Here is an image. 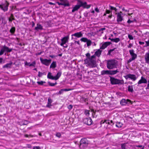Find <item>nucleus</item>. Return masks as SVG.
<instances>
[{"label":"nucleus","instance_id":"f257e3e1","mask_svg":"<svg viewBox=\"0 0 149 149\" xmlns=\"http://www.w3.org/2000/svg\"><path fill=\"white\" fill-rule=\"evenodd\" d=\"M78 4L76 5L73 8L72 10V13L77 11L81 7H82L84 8L88 9L91 6V4L88 5L86 2H83L81 1H78Z\"/></svg>","mask_w":149,"mask_h":149},{"label":"nucleus","instance_id":"f03ea898","mask_svg":"<svg viewBox=\"0 0 149 149\" xmlns=\"http://www.w3.org/2000/svg\"><path fill=\"white\" fill-rule=\"evenodd\" d=\"M95 58L94 55L92 56L90 58H86L84 60V63L88 65L93 67L96 63Z\"/></svg>","mask_w":149,"mask_h":149},{"label":"nucleus","instance_id":"7ed1b4c3","mask_svg":"<svg viewBox=\"0 0 149 149\" xmlns=\"http://www.w3.org/2000/svg\"><path fill=\"white\" fill-rule=\"evenodd\" d=\"M117 61L114 59L108 60L107 62V67L109 69L116 68L117 66Z\"/></svg>","mask_w":149,"mask_h":149},{"label":"nucleus","instance_id":"20e7f679","mask_svg":"<svg viewBox=\"0 0 149 149\" xmlns=\"http://www.w3.org/2000/svg\"><path fill=\"white\" fill-rule=\"evenodd\" d=\"M110 81L112 85L123 84L124 83L123 80H120L111 77H110Z\"/></svg>","mask_w":149,"mask_h":149},{"label":"nucleus","instance_id":"39448f33","mask_svg":"<svg viewBox=\"0 0 149 149\" xmlns=\"http://www.w3.org/2000/svg\"><path fill=\"white\" fill-rule=\"evenodd\" d=\"M129 52L131 58L127 60V64L129 63L132 61L135 60L137 57V54L134 53V50L133 49L130 50Z\"/></svg>","mask_w":149,"mask_h":149},{"label":"nucleus","instance_id":"423d86ee","mask_svg":"<svg viewBox=\"0 0 149 149\" xmlns=\"http://www.w3.org/2000/svg\"><path fill=\"white\" fill-rule=\"evenodd\" d=\"M13 50L12 48H9L6 45H4L0 51V55L3 54L5 52H11Z\"/></svg>","mask_w":149,"mask_h":149},{"label":"nucleus","instance_id":"0eeeda50","mask_svg":"<svg viewBox=\"0 0 149 149\" xmlns=\"http://www.w3.org/2000/svg\"><path fill=\"white\" fill-rule=\"evenodd\" d=\"M5 4H0V8H1L4 12H6L8 10V6L9 5L8 2L6 1Z\"/></svg>","mask_w":149,"mask_h":149},{"label":"nucleus","instance_id":"6e6552de","mask_svg":"<svg viewBox=\"0 0 149 149\" xmlns=\"http://www.w3.org/2000/svg\"><path fill=\"white\" fill-rule=\"evenodd\" d=\"M69 38V35H67V36L63 37L61 39V43L60 44V45L61 46H63V45L65 44L66 43L68 42V40Z\"/></svg>","mask_w":149,"mask_h":149},{"label":"nucleus","instance_id":"1a4fd4ad","mask_svg":"<svg viewBox=\"0 0 149 149\" xmlns=\"http://www.w3.org/2000/svg\"><path fill=\"white\" fill-rule=\"evenodd\" d=\"M124 77L127 79L128 78L130 79H131L134 81L136 79V76L134 74H129L125 76Z\"/></svg>","mask_w":149,"mask_h":149},{"label":"nucleus","instance_id":"9d476101","mask_svg":"<svg viewBox=\"0 0 149 149\" xmlns=\"http://www.w3.org/2000/svg\"><path fill=\"white\" fill-rule=\"evenodd\" d=\"M122 12L121 11L117 13V21L118 22H121L123 20V17L122 16Z\"/></svg>","mask_w":149,"mask_h":149},{"label":"nucleus","instance_id":"9b49d317","mask_svg":"<svg viewBox=\"0 0 149 149\" xmlns=\"http://www.w3.org/2000/svg\"><path fill=\"white\" fill-rule=\"evenodd\" d=\"M84 121L85 124L88 125H91L93 123L92 119L90 117L85 118Z\"/></svg>","mask_w":149,"mask_h":149},{"label":"nucleus","instance_id":"f8f14e48","mask_svg":"<svg viewBox=\"0 0 149 149\" xmlns=\"http://www.w3.org/2000/svg\"><path fill=\"white\" fill-rule=\"evenodd\" d=\"M88 144V142L87 139L86 138H84L81 139L80 146V147L83 146L84 145L87 146Z\"/></svg>","mask_w":149,"mask_h":149},{"label":"nucleus","instance_id":"ddd939ff","mask_svg":"<svg viewBox=\"0 0 149 149\" xmlns=\"http://www.w3.org/2000/svg\"><path fill=\"white\" fill-rule=\"evenodd\" d=\"M111 42H105L100 47V49H104L106 48L108 46L111 44Z\"/></svg>","mask_w":149,"mask_h":149},{"label":"nucleus","instance_id":"4468645a","mask_svg":"<svg viewBox=\"0 0 149 149\" xmlns=\"http://www.w3.org/2000/svg\"><path fill=\"white\" fill-rule=\"evenodd\" d=\"M100 49H98L95 52L94 54L93 55L95 56H97L98 57H100L102 51L100 50Z\"/></svg>","mask_w":149,"mask_h":149},{"label":"nucleus","instance_id":"2eb2a0df","mask_svg":"<svg viewBox=\"0 0 149 149\" xmlns=\"http://www.w3.org/2000/svg\"><path fill=\"white\" fill-rule=\"evenodd\" d=\"M147 83L146 79L143 77H141V79L138 81L137 83L138 84H140L142 83L146 84Z\"/></svg>","mask_w":149,"mask_h":149},{"label":"nucleus","instance_id":"dca6fc26","mask_svg":"<svg viewBox=\"0 0 149 149\" xmlns=\"http://www.w3.org/2000/svg\"><path fill=\"white\" fill-rule=\"evenodd\" d=\"M43 29V27L41 24L38 23L36 24V26L35 27L34 30L38 31L39 30H42Z\"/></svg>","mask_w":149,"mask_h":149},{"label":"nucleus","instance_id":"f3484780","mask_svg":"<svg viewBox=\"0 0 149 149\" xmlns=\"http://www.w3.org/2000/svg\"><path fill=\"white\" fill-rule=\"evenodd\" d=\"M144 57L145 62L148 64H149V52L146 53Z\"/></svg>","mask_w":149,"mask_h":149},{"label":"nucleus","instance_id":"a211bd4d","mask_svg":"<svg viewBox=\"0 0 149 149\" xmlns=\"http://www.w3.org/2000/svg\"><path fill=\"white\" fill-rule=\"evenodd\" d=\"M83 36V35L81 32H79L74 33V34H72V36H74L77 38H79Z\"/></svg>","mask_w":149,"mask_h":149},{"label":"nucleus","instance_id":"6ab92c4d","mask_svg":"<svg viewBox=\"0 0 149 149\" xmlns=\"http://www.w3.org/2000/svg\"><path fill=\"white\" fill-rule=\"evenodd\" d=\"M56 3H58L59 5H63L65 7L69 6H70V4L68 1H67L66 3H61L58 2H57Z\"/></svg>","mask_w":149,"mask_h":149},{"label":"nucleus","instance_id":"aec40b11","mask_svg":"<svg viewBox=\"0 0 149 149\" xmlns=\"http://www.w3.org/2000/svg\"><path fill=\"white\" fill-rule=\"evenodd\" d=\"M101 73L102 75H110V70H103L101 72Z\"/></svg>","mask_w":149,"mask_h":149},{"label":"nucleus","instance_id":"412c9836","mask_svg":"<svg viewBox=\"0 0 149 149\" xmlns=\"http://www.w3.org/2000/svg\"><path fill=\"white\" fill-rule=\"evenodd\" d=\"M62 74V72L61 71H58L57 72L56 75L54 76L55 80H58L61 76Z\"/></svg>","mask_w":149,"mask_h":149},{"label":"nucleus","instance_id":"4be33fe9","mask_svg":"<svg viewBox=\"0 0 149 149\" xmlns=\"http://www.w3.org/2000/svg\"><path fill=\"white\" fill-rule=\"evenodd\" d=\"M52 102V100L50 97H49L48 100V103L47 104V107L50 108L51 106L52 105L51 104V103Z\"/></svg>","mask_w":149,"mask_h":149},{"label":"nucleus","instance_id":"5701e85b","mask_svg":"<svg viewBox=\"0 0 149 149\" xmlns=\"http://www.w3.org/2000/svg\"><path fill=\"white\" fill-rule=\"evenodd\" d=\"M47 77L50 79L55 80L54 76H53L52 75L51 73L50 72H49L48 73V74L47 75Z\"/></svg>","mask_w":149,"mask_h":149},{"label":"nucleus","instance_id":"b1692460","mask_svg":"<svg viewBox=\"0 0 149 149\" xmlns=\"http://www.w3.org/2000/svg\"><path fill=\"white\" fill-rule=\"evenodd\" d=\"M119 71L117 69L116 70H110V75H113L116 74Z\"/></svg>","mask_w":149,"mask_h":149},{"label":"nucleus","instance_id":"393cba45","mask_svg":"<svg viewBox=\"0 0 149 149\" xmlns=\"http://www.w3.org/2000/svg\"><path fill=\"white\" fill-rule=\"evenodd\" d=\"M56 67V61H53L50 65V68H54Z\"/></svg>","mask_w":149,"mask_h":149},{"label":"nucleus","instance_id":"a878e982","mask_svg":"<svg viewBox=\"0 0 149 149\" xmlns=\"http://www.w3.org/2000/svg\"><path fill=\"white\" fill-rule=\"evenodd\" d=\"M120 104L123 105H125L127 104L126 100L123 99L120 101Z\"/></svg>","mask_w":149,"mask_h":149},{"label":"nucleus","instance_id":"bb28decb","mask_svg":"<svg viewBox=\"0 0 149 149\" xmlns=\"http://www.w3.org/2000/svg\"><path fill=\"white\" fill-rule=\"evenodd\" d=\"M46 75V73L45 72H38V76L39 77H42Z\"/></svg>","mask_w":149,"mask_h":149},{"label":"nucleus","instance_id":"cd10ccee","mask_svg":"<svg viewBox=\"0 0 149 149\" xmlns=\"http://www.w3.org/2000/svg\"><path fill=\"white\" fill-rule=\"evenodd\" d=\"M128 91L129 92L132 93L134 91L133 86H129L128 87Z\"/></svg>","mask_w":149,"mask_h":149},{"label":"nucleus","instance_id":"c85d7f7f","mask_svg":"<svg viewBox=\"0 0 149 149\" xmlns=\"http://www.w3.org/2000/svg\"><path fill=\"white\" fill-rule=\"evenodd\" d=\"M12 62H11L10 63H8L4 65L3 68H10L12 64Z\"/></svg>","mask_w":149,"mask_h":149},{"label":"nucleus","instance_id":"c756f323","mask_svg":"<svg viewBox=\"0 0 149 149\" xmlns=\"http://www.w3.org/2000/svg\"><path fill=\"white\" fill-rule=\"evenodd\" d=\"M40 60L41 63L45 65H47V59H43L42 58H40Z\"/></svg>","mask_w":149,"mask_h":149},{"label":"nucleus","instance_id":"7c9ffc66","mask_svg":"<svg viewBox=\"0 0 149 149\" xmlns=\"http://www.w3.org/2000/svg\"><path fill=\"white\" fill-rule=\"evenodd\" d=\"M14 20L15 18L13 14H11L10 17H9L8 18L9 22H11L12 20Z\"/></svg>","mask_w":149,"mask_h":149},{"label":"nucleus","instance_id":"2f4dec72","mask_svg":"<svg viewBox=\"0 0 149 149\" xmlns=\"http://www.w3.org/2000/svg\"><path fill=\"white\" fill-rule=\"evenodd\" d=\"M120 40V39L119 38H116L114 39H112L111 40V41L113 42H114L116 43H118L119 42Z\"/></svg>","mask_w":149,"mask_h":149},{"label":"nucleus","instance_id":"473e14b6","mask_svg":"<svg viewBox=\"0 0 149 149\" xmlns=\"http://www.w3.org/2000/svg\"><path fill=\"white\" fill-rule=\"evenodd\" d=\"M15 31V27H12L10 30V31L11 33L13 34Z\"/></svg>","mask_w":149,"mask_h":149},{"label":"nucleus","instance_id":"72a5a7b5","mask_svg":"<svg viewBox=\"0 0 149 149\" xmlns=\"http://www.w3.org/2000/svg\"><path fill=\"white\" fill-rule=\"evenodd\" d=\"M48 83L49 85L51 86H54L57 84L56 82H55V83H52L49 81H48Z\"/></svg>","mask_w":149,"mask_h":149},{"label":"nucleus","instance_id":"f704fd0d","mask_svg":"<svg viewBox=\"0 0 149 149\" xmlns=\"http://www.w3.org/2000/svg\"><path fill=\"white\" fill-rule=\"evenodd\" d=\"M122 124L120 122L117 123L116 124V126L118 128H120L122 127Z\"/></svg>","mask_w":149,"mask_h":149},{"label":"nucleus","instance_id":"c9c22d12","mask_svg":"<svg viewBox=\"0 0 149 149\" xmlns=\"http://www.w3.org/2000/svg\"><path fill=\"white\" fill-rule=\"evenodd\" d=\"M89 111H90L86 109L84 110V113L87 116H88L90 114Z\"/></svg>","mask_w":149,"mask_h":149},{"label":"nucleus","instance_id":"e433bc0d","mask_svg":"<svg viewBox=\"0 0 149 149\" xmlns=\"http://www.w3.org/2000/svg\"><path fill=\"white\" fill-rule=\"evenodd\" d=\"M86 42L87 46L88 47L90 46L92 43L91 40H88Z\"/></svg>","mask_w":149,"mask_h":149},{"label":"nucleus","instance_id":"4c0bfd02","mask_svg":"<svg viewBox=\"0 0 149 149\" xmlns=\"http://www.w3.org/2000/svg\"><path fill=\"white\" fill-rule=\"evenodd\" d=\"M88 40V39L86 38H82L80 40L81 41L84 42H86Z\"/></svg>","mask_w":149,"mask_h":149},{"label":"nucleus","instance_id":"58836bf2","mask_svg":"<svg viewBox=\"0 0 149 149\" xmlns=\"http://www.w3.org/2000/svg\"><path fill=\"white\" fill-rule=\"evenodd\" d=\"M109 7L110 8V9L111 10H114L115 12H116L117 10V9L116 8L112 6H109Z\"/></svg>","mask_w":149,"mask_h":149},{"label":"nucleus","instance_id":"ea45409f","mask_svg":"<svg viewBox=\"0 0 149 149\" xmlns=\"http://www.w3.org/2000/svg\"><path fill=\"white\" fill-rule=\"evenodd\" d=\"M56 136L58 138H60L61 136V134L60 132H57L56 134Z\"/></svg>","mask_w":149,"mask_h":149},{"label":"nucleus","instance_id":"a19ab883","mask_svg":"<svg viewBox=\"0 0 149 149\" xmlns=\"http://www.w3.org/2000/svg\"><path fill=\"white\" fill-rule=\"evenodd\" d=\"M121 147L122 149H125V147H126L125 143L121 144Z\"/></svg>","mask_w":149,"mask_h":149},{"label":"nucleus","instance_id":"79ce46f5","mask_svg":"<svg viewBox=\"0 0 149 149\" xmlns=\"http://www.w3.org/2000/svg\"><path fill=\"white\" fill-rule=\"evenodd\" d=\"M126 102H127V104L130 103L131 104H132V101L129 99H127L126 100Z\"/></svg>","mask_w":149,"mask_h":149},{"label":"nucleus","instance_id":"37998d69","mask_svg":"<svg viewBox=\"0 0 149 149\" xmlns=\"http://www.w3.org/2000/svg\"><path fill=\"white\" fill-rule=\"evenodd\" d=\"M44 83H45V82H43L42 81H37V83L39 85H42Z\"/></svg>","mask_w":149,"mask_h":149},{"label":"nucleus","instance_id":"c03bdc74","mask_svg":"<svg viewBox=\"0 0 149 149\" xmlns=\"http://www.w3.org/2000/svg\"><path fill=\"white\" fill-rule=\"evenodd\" d=\"M128 38L130 40H132L134 39V38L133 36L130 34H128Z\"/></svg>","mask_w":149,"mask_h":149},{"label":"nucleus","instance_id":"a18cd8bd","mask_svg":"<svg viewBox=\"0 0 149 149\" xmlns=\"http://www.w3.org/2000/svg\"><path fill=\"white\" fill-rule=\"evenodd\" d=\"M24 136L26 138H29L30 137H33V136L32 135H28L27 134L24 135Z\"/></svg>","mask_w":149,"mask_h":149},{"label":"nucleus","instance_id":"49530a36","mask_svg":"<svg viewBox=\"0 0 149 149\" xmlns=\"http://www.w3.org/2000/svg\"><path fill=\"white\" fill-rule=\"evenodd\" d=\"M146 45H145V47H149V40L146 41L145 42Z\"/></svg>","mask_w":149,"mask_h":149},{"label":"nucleus","instance_id":"de8ad7c7","mask_svg":"<svg viewBox=\"0 0 149 149\" xmlns=\"http://www.w3.org/2000/svg\"><path fill=\"white\" fill-rule=\"evenodd\" d=\"M105 29H106L105 28H101L99 30V32H101V33H103V31L104 30H105Z\"/></svg>","mask_w":149,"mask_h":149},{"label":"nucleus","instance_id":"09e8293b","mask_svg":"<svg viewBox=\"0 0 149 149\" xmlns=\"http://www.w3.org/2000/svg\"><path fill=\"white\" fill-rule=\"evenodd\" d=\"M73 107V106L71 104L69 105L68 107V108L70 110H71Z\"/></svg>","mask_w":149,"mask_h":149},{"label":"nucleus","instance_id":"8fccbe9b","mask_svg":"<svg viewBox=\"0 0 149 149\" xmlns=\"http://www.w3.org/2000/svg\"><path fill=\"white\" fill-rule=\"evenodd\" d=\"M36 64V62L35 61H33L32 63L31 64H29V66H34V65Z\"/></svg>","mask_w":149,"mask_h":149},{"label":"nucleus","instance_id":"3c124183","mask_svg":"<svg viewBox=\"0 0 149 149\" xmlns=\"http://www.w3.org/2000/svg\"><path fill=\"white\" fill-rule=\"evenodd\" d=\"M91 111L92 112H93V113H92V114H93V116L94 115H95V113H96V110H94V109H92L91 110Z\"/></svg>","mask_w":149,"mask_h":149},{"label":"nucleus","instance_id":"603ef678","mask_svg":"<svg viewBox=\"0 0 149 149\" xmlns=\"http://www.w3.org/2000/svg\"><path fill=\"white\" fill-rule=\"evenodd\" d=\"M86 56L87 57V58H90V54L89 53H88L86 54Z\"/></svg>","mask_w":149,"mask_h":149},{"label":"nucleus","instance_id":"864d4df0","mask_svg":"<svg viewBox=\"0 0 149 149\" xmlns=\"http://www.w3.org/2000/svg\"><path fill=\"white\" fill-rule=\"evenodd\" d=\"M111 12V11L109 10H108L107 9H106L105 10V13L107 14H110Z\"/></svg>","mask_w":149,"mask_h":149},{"label":"nucleus","instance_id":"5fc2aeb1","mask_svg":"<svg viewBox=\"0 0 149 149\" xmlns=\"http://www.w3.org/2000/svg\"><path fill=\"white\" fill-rule=\"evenodd\" d=\"M28 121L27 120H24L23 123L22 125H25L28 123Z\"/></svg>","mask_w":149,"mask_h":149},{"label":"nucleus","instance_id":"6e6d98bb","mask_svg":"<svg viewBox=\"0 0 149 149\" xmlns=\"http://www.w3.org/2000/svg\"><path fill=\"white\" fill-rule=\"evenodd\" d=\"M95 10L97 13H98L99 12V10L97 7L95 8Z\"/></svg>","mask_w":149,"mask_h":149},{"label":"nucleus","instance_id":"4d7b16f0","mask_svg":"<svg viewBox=\"0 0 149 149\" xmlns=\"http://www.w3.org/2000/svg\"><path fill=\"white\" fill-rule=\"evenodd\" d=\"M133 21L131 20L130 19H129L127 21V23L128 24H130L132 22H133Z\"/></svg>","mask_w":149,"mask_h":149},{"label":"nucleus","instance_id":"13d9d810","mask_svg":"<svg viewBox=\"0 0 149 149\" xmlns=\"http://www.w3.org/2000/svg\"><path fill=\"white\" fill-rule=\"evenodd\" d=\"M113 49H110L108 51V54L109 55L110 54V53L112 51H113Z\"/></svg>","mask_w":149,"mask_h":149},{"label":"nucleus","instance_id":"bf43d9fd","mask_svg":"<svg viewBox=\"0 0 149 149\" xmlns=\"http://www.w3.org/2000/svg\"><path fill=\"white\" fill-rule=\"evenodd\" d=\"M106 121H104H104L102 120L100 122V124L101 125L104 124Z\"/></svg>","mask_w":149,"mask_h":149},{"label":"nucleus","instance_id":"052dcab7","mask_svg":"<svg viewBox=\"0 0 149 149\" xmlns=\"http://www.w3.org/2000/svg\"><path fill=\"white\" fill-rule=\"evenodd\" d=\"M33 149H40V147L39 146H35L33 147Z\"/></svg>","mask_w":149,"mask_h":149},{"label":"nucleus","instance_id":"680f3d73","mask_svg":"<svg viewBox=\"0 0 149 149\" xmlns=\"http://www.w3.org/2000/svg\"><path fill=\"white\" fill-rule=\"evenodd\" d=\"M139 43L140 45H143L144 44V42L141 41H139Z\"/></svg>","mask_w":149,"mask_h":149},{"label":"nucleus","instance_id":"e2e57ef3","mask_svg":"<svg viewBox=\"0 0 149 149\" xmlns=\"http://www.w3.org/2000/svg\"><path fill=\"white\" fill-rule=\"evenodd\" d=\"M63 89H61L59 91V94H61L63 92Z\"/></svg>","mask_w":149,"mask_h":149},{"label":"nucleus","instance_id":"0e129e2a","mask_svg":"<svg viewBox=\"0 0 149 149\" xmlns=\"http://www.w3.org/2000/svg\"><path fill=\"white\" fill-rule=\"evenodd\" d=\"M29 64H30L29 63H28L27 61H26L25 62V65L29 66Z\"/></svg>","mask_w":149,"mask_h":149},{"label":"nucleus","instance_id":"69168bd1","mask_svg":"<svg viewBox=\"0 0 149 149\" xmlns=\"http://www.w3.org/2000/svg\"><path fill=\"white\" fill-rule=\"evenodd\" d=\"M132 44L131 43L129 44L128 46V47L129 48H131V47L132 46Z\"/></svg>","mask_w":149,"mask_h":149},{"label":"nucleus","instance_id":"338daca9","mask_svg":"<svg viewBox=\"0 0 149 149\" xmlns=\"http://www.w3.org/2000/svg\"><path fill=\"white\" fill-rule=\"evenodd\" d=\"M41 53H42V52H38V53H36V56L39 55H40L41 54Z\"/></svg>","mask_w":149,"mask_h":149},{"label":"nucleus","instance_id":"774afa93","mask_svg":"<svg viewBox=\"0 0 149 149\" xmlns=\"http://www.w3.org/2000/svg\"><path fill=\"white\" fill-rule=\"evenodd\" d=\"M48 3L49 4H50V5H55V3H52V2H49Z\"/></svg>","mask_w":149,"mask_h":149}]
</instances>
